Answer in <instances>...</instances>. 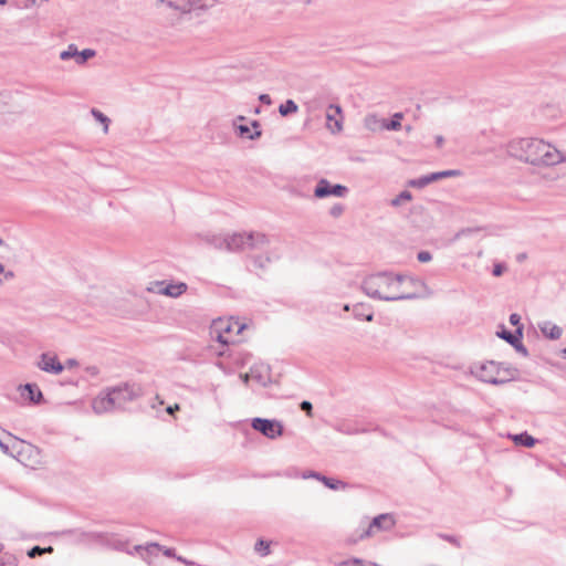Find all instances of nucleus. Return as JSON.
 <instances>
[{
  "instance_id": "f257e3e1",
  "label": "nucleus",
  "mask_w": 566,
  "mask_h": 566,
  "mask_svg": "<svg viewBox=\"0 0 566 566\" xmlns=\"http://www.w3.org/2000/svg\"><path fill=\"white\" fill-rule=\"evenodd\" d=\"M507 154L531 165L554 166L566 163V155L553 145L537 138L513 139L507 144Z\"/></svg>"
},
{
  "instance_id": "f03ea898",
  "label": "nucleus",
  "mask_w": 566,
  "mask_h": 566,
  "mask_svg": "<svg viewBox=\"0 0 566 566\" xmlns=\"http://www.w3.org/2000/svg\"><path fill=\"white\" fill-rule=\"evenodd\" d=\"M142 394L143 391L139 385L123 382L101 391L99 395L93 399L92 408L97 415L120 410L127 402L136 400Z\"/></svg>"
},
{
  "instance_id": "7ed1b4c3",
  "label": "nucleus",
  "mask_w": 566,
  "mask_h": 566,
  "mask_svg": "<svg viewBox=\"0 0 566 566\" xmlns=\"http://www.w3.org/2000/svg\"><path fill=\"white\" fill-rule=\"evenodd\" d=\"M400 285H361L364 292L380 301L419 300L429 297L432 292L428 285H411L412 291H399Z\"/></svg>"
},
{
  "instance_id": "20e7f679",
  "label": "nucleus",
  "mask_w": 566,
  "mask_h": 566,
  "mask_svg": "<svg viewBox=\"0 0 566 566\" xmlns=\"http://www.w3.org/2000/svg\"><path fill=\"white\" fill-rule=\"evenodd\" d=\"M227 251L261 250L269 245L270 239L261 232H241L227 234Z\"/></svg>"
},
{
  "instance_id": "39448f33",
  "label": "nucleus",
  "mask_w": 566,
  "mask_h": 566,
  "mask_svg": "<svg viewBox=\"0 0 566 566\" xmlns=\"http://www.w3.org/2000/svg\"><path fill=\"white\" fill-rule=\"evenodd\" d=\"M247 327L239 319L218 318L211 324V335L223 345L239 342V335Z\"/></svg>"
},
{
  "instance_id": "423d86ee",
  "label": "nucleus",
  "mask_w": 566,
  "mask_h": 566,
  "mask_svg": "<svg viewBox=\"0 0 566 566\" xmlns=\"http://www.w3.org/2000/svg\"><path fill=\"white\" fill-rule=\"evenodd\" d=\"M472 374L483 382L500 385L504 384L506 379L500 378V366L494 361H488L478 366H474Z\"/></svg>"
},
{
  "instance_id": "0eeeda50",
  "label": "nucleus",
  "mask_w": 566,
  "mask_h": 566,
  "mask_svg": "<svg viewBox=\"0 0 566 566\" xmlns=\"http://www.w3.org/2000/svg\"><path fill=\"white\" fill-rule=\"evenodd\" d=\"M251 427L269 439H276L283 434V424L275 419L254 418Z\"/></svg>"
},
{
  "instance_id": "6e6552de",
  "label": "nucleus",
  "mask_w": 566,
  "mask_h": 566,
  "mask_svg": "<svg viewBox=\"0 0 566 566\" xmlns=\"http://www.w3.org/2000/svg\"><path fill=\"white\" fill-rule=\"evenodd\" d=\"M395 520L391 514L384 513L374 517L368 527L359 535L358 539H365L373 536L376 532L389 531L394 527Z\"/></svg>"
},
{
  "instance_id": "1a4fd4ad",
  "label": "nucleus",
  "mask_w": 566,
  "mask_h": 566,
  "mask_svg": "<svg viewBox=\"0 0 566 566\" xmlns=\"http://www.w3.org/2000/svg\"><path fill=\"white\" fill-rule=\"evenodd\" d=\"M36 367L52 375H60L64 370V365L52 353H42L36 361Z\"/></svg>"
},
{
  "instance_id": "9d476101",
  "label": "nucleus",
  "mask_w": 566,
  "mask_h": 566,
  "mask_svg": "<svg viewBox=\"0 0 566 566\" xmlns=\"http://www.w3.org/2000/svg\"><path fill=\"white\" fill-rule=\"evenodd\" d=\"M348 192L347 187L343 185H331V182L327 179L322 178L315 189H314V196L316 198H325L328 196H335V197H345Z\"/></svg>"
},
{
  "instance_id": "9b49d317",
  "label": "nucleus",
  "mask_w": 566,
  "mask_h": 566,
  "mask_svg": "<svg viewBox=\"0 0 566 566\" xmlns=\"http://www.w3.org/2000/svg\"><path fill=\"white\" fill-rule=\"evenodd\" d=\"M95 54L96 52L92 49H84L83 51H78L77 46L71 43L67 45L66 50L60 53V59L62 61L74 59L76 64L83 65L87 62V60L94 57Z\"/></svg>"
},
{
  "instance_id": "f8f14e48",
  "label": "nucleus",
  "mask_w": 566,
  "mask_h": 566,
  "mask_svg": "<svg viewBox=\"0 0 566 566\" xmlns=\"http://www.w3.org/2000/svg\"><path fill=\"white\" fill-rule=\"evenodd\" d=\"M327 128L336 134L343 129V114L339 105L331 104L326 113Z\"/></svg>"
},
{
  "instance_id": "ddd939ff",
  "label": "nucleus",
  "mask_w": 566,
  "mask_h": 566,
  "mask_svg": "<svg viewBox=\"0 0 566 566\" xmlns=\"http://www.w3.org/2000/svg\"><path fill=\"white\" fill-rule=\"evenodd\" d=\"M249 376L252 381H255L260 386H268L271 382V370L269 365L263 363L254 364L249 371Z\"/></svg>"
},
{
  "instance_id": "4468645a",
  "label": "nucleus",
  "mask_w": 566,
  "mask_h": 566,
  "mask_svg": "<svg viewBox=\"0 0 566 566\" xmlns=\"http://www.w3.org/2000/svg\"><path fill=\"white\" fill-rule=\"evenodd\" d=\"M187 286L188 285H149L147 291L170 297H178L186 292Z\"/></svg>"
},
{
  "instance_id": "2eb2a0df",
  "label": "nucleus",
  "mask_w": 566,
  "mask_h": 566,
  "mask_svg": "<svg viewBox=\"0 0 566 566\" xmlns=\"http://www.w3.org/2000/svg\"><path fill=\"white\" fill-rule=\"evenodd\" d=\"M20 443L11 433L0 429V448L3 453L15 457V449Z\"/></svg>"
},
{
  "instance_id": "dca6fc26",
  "label": "nucleus",
  "mask_w": 566,
  "mask_h": 566,
  "mask_svg": "<svg viewBox=\"0 0 566 566\" xmlns=\"http://www.w3.org/2000/svg\"><path fill=\"white\" fill-rule=\"evenodd\" d=\"M371 281H375L377 283H395V282H402L407 279V275L400 272H392V271H382L375 274H371L369 277Z\"/></svg>"
},
{
  "instance_id": "f3484780",
  "label": "nucleus",
  "mask_w": 566,
  "mask_h": 566,
  "mask_svg": "<svg viewBox=\"0 0 566 566\" xmlns=\"http://www.w3.org/2000/svg\"><path fill=\"white\" fill-rule=\"evenodd\" d=\"M197 6H200V0H168V8L180 13H188Z\"/></svg>"
},
{
  "instance_id": "a211bd4d",
  "label": "nucleus",
  "mask_w": 566,
  "mask_h": 566,
  "mask_svg": "<svg viewBox=\"0 0 566 566\" xmlns=\"http://www.w3.org/2000/svg\"><path fill=\"white\" fill-rule=\"evenodd\" d=\"M538 328L549 339H558L563 334V329L549 321L539 323Z\"/></svg>"
},
{
  "instance_id": "6ab92c4d",
  "label": "nucleus",
  "mask_w": 566,
  "mask_h": 566,
  "mask_svg": "<svg viewBox=\"0 0 566 566\" xmlns=\"http://www.w3.org/2000/svg\"><path fill=\"white\" fill-rule=\"evenodd\" d=\"M496 335L506 340L510 345H514V343L517 342L518 338H522L523 336V327L522 326H518L516 327V331L513 333V332H510L505 328L504 325L500 326V329L496 332Z\"/></svg>"
},
{
  "instance_id": "aec40b11",
  "label": "nucleus",
  "mask_w": 566,
  "mask_h": 566,
  "mask_svg": "<svg viewBox=\"0 0 566 566\" xmlns=\"http://www.w3.org/2000/svg\"><path fill=\"white\" fill-rule=\"evenodd\" d=\"M19 388L22 391V395H24V392H28V398L31 402L40 403L43 400L42 391L35 384H25L23 386H20Z\"/></svg>"
},
{
  "instance_id": "412c9836",
  "label": "nucleus",
  "mask_w": 566,
  "mask_h": 566,
  "mask_svg": "<svg viewBox=\"0 0 566 566\" xmlns=\"http://www.w3.org/2000/svg\"><path fill=\"white\" fill-rule=\"evenodd\" d=\"M206 241L208 244H210L214 249L227 251V245H228L227 235H218V234L207 235Z\"/></svg>"
},
{
  "instance_id": "4be33fe9",
  "label": "nucleus",
  "mask_w": 566,
  "mask_h": 566,
  "mask_svg": "<svg viewBox=\"0 0 566 566\" xmlns=\"http://www.w3.org/2000/svg\"><path fill=\"white\" fill-rule=\"evenodd\" d=\"M385 119L378 118L375 114H368L364 119V126L371 132H376L382 128V123Z\"/></svg>"
},
{
  "instance_id": "5701e85b",
  "label": "nucleus",
  "mask_w": 566,
  "mask_h": 566,
  "mask_svg": "<svg viewBox=\"0 0 566 566\" xmlns=\"http://www.w3.org/2000/svg\"><path fill=\"white\" fill-rule=\"evenodd\" d=\"M0 566H18V560L12 553L4 552L3 544H0Z\"/></svg>"
},
{
  "instance_id": "b1692460",
  "label": "nucleus",
  "mask_w": 566,
  "mask_h": 566,
  "mask_svg": "<svg viewBox=\"0 0 566 566\" xmlns=\"http://www.w3.org/2000/svg\"><path fill=\"white\" fill-rule=\"evenodd\" d=\"M401 118L402 114L396 113L392 116L391 120H384L382 128L386 130H398L401 127Z\"/></svg>"
},
{
  "instance_id": "393cba45",
  "label": "nucleus",
  "mask_w": 566,
  "mask_h": 566,
  "mask_svg": "<svg viewBox=\"0 0 566 566\" xmlns=\"http://www.w3.org/2000/svg\"><path fill=\"white\" fill-rule=\"evenodd\" d=\"M298 109L297 104L293 99H287L285 103L279 106V113L281 116H287L296 113Z\"/></svg>"
},
{
  "instance_id": "a878e982",
  "label": "nucleus",
  "mask_w": 566,
  "mask_h": 566,
  "mask_svg": "<svg viewBox=\"0 0 566 566\" xmlns=\"http://www.w3.org/2000/svg\"><path fill=\"white\" fill-rule=\"evenodd\" d=\"M513 440L515 441V443L520 444V446H523V447H527V448H531L535 444V439L530 436L528 433L524 432V433H520V434H515L513 437Z\"/></svg>"
},
{
  "instance_id": "bb28decb",
  "label": "nucleus",
  "mask_w": 566,
  "mask_h": 566,
  "mask_svg": "<svg viewBox=\"0 0 566 566\" xmlns=\"http://www.w3.org/2000/svg\"><path fill=\"white\" fill-rule=\"evenodd\" d=\"M91 114L95 118L96 122H98L103 125L104 133H107L111 119L104 113H102L101 111H98L96 108H92Z\"/></svg>"
},
{
  "instance_id": "cd10ccee",
  "label": "nucleus",
  "mask_w": 566,
  "mask_h": 566,
  "mask_svg": "<svg viewBox=\"0 0 566 566\" xmlns=\"http://www.w3.org/2000/svg\"><path fill=\"white\" fill-rule=\"evenodd\" d=\"M270 544L271 542H268V541H264V539H259L255 545H254V551L260 555V556H268L271 551H270Z\"/></svg>"
},
{
  "instance_id": "c85d7f7f",
  "label": "nucleus",
  "mask_w": 566,
  "mask_h": 566,
  "mask_svg": "<svg viewBox=\"0 0 566 566\" xmlns=\"http://www.w3.org/2000/svg\"><path fill=\"white\" fill-rule=\"evenodd\" d=\"M353 313L356 319H365L367 322H371L374 318V314L371 312L366 314L363 312V305L360 304L354 306Z\"/></svg>"
},
{
  "instance_id": "c756f323",
  "label": "nucleus",
  "mask_w": 566,
  "mask_h": 566,
  "mask_svg": "<svg viewBox=\"0 0 566 566\" xmlns=\"http://www.w3.org/2000/svg\"><path fill=\"white\" fill-rule=\"evenodd\" d=\"M322 483L331 490L344 489L346 484L340 480L322 476Z\"/></svg>"
},
{
  "instance_id": "7c9ffc66",
  "label": "nucleus",
  "mask_w": 566,
  "mask_h": 566,
  "mask_svg": "<svg viewBox=\"0 0 566 566\" xmlns=\"http://www.w3.org/2000/svg\"><path fill=\"white\" fill-rule=\"evenodd\" d=\"M53 552V547L52 546H48V547H40V546H33L31 549L28 551V556L30 558H35L38 556H41L45 553H52Z\"/></svg>"
},
{
  "instance_id": "2f4dec72",
  "label": "nucleus",
  "mask_w": 566,
  "mask_h": 566,
  "mask_svg": "<svg viewBox=\"0 0 566 566\" xmlns=\"http://www.w3.org/2000/svg\"><path fill=\"white\" fill-rule=\"evenodd\" d=\"M411 199V192L408 190H403L396 198H394L390 203L392 207H398L401 205L402 201H410Z\"/></svg>"
},
{
  "instance_id": "473e14b6",
  "label": "nucleus",
  "mask_w": 566,
  "mask_h": 566,
  "mask_svg": "<svg viewBox=\"0 0 566 566\" xmlns=\"http://www.w3.org/2000/svg\"><path fill=\"white\" fill-rule=\"evenodd\" d=\"M238 129L241 136L248 137L249 139H255L261 136L260 130H255L253 134H250V127L247 125H240Z\"/></svg>"
},
{
  "instance_id": "72a5a7b5",
  "label": "nucleus",
  "mask_w": 566,
  "mask_h": 566,
  "mask_svg": "<svg viewBox=\"0 0 566 566\" xmlns=\"http://www.w3.org/2000/svg\"><path fill=\"white\" fill-rule=\"evenodd\" d=\"M428 185H429V180H428L427 175L426 176H421V177H419L417 179H411L409 181V186L413 187V188H423V187H426Z\"/></svg>"
},
{
  "instance_id": "f704fd0d",
  "label": "nucleus",
  "mask_w": 566,
  "mask_h": 566,
  "mask_svg": "<svg viewBox=\"0 0 566 566\" xmlns=\"http://www.w3.org/2000/svg\"><path fill=\"white\" fill-rule=\"evenodd\" d=\"M337 430H338L339 432L345 433V434H357V433H359V432H363V430H359V429H357V428H354V427H353V426H350V424H345V423H344V424L338 426V427H337Z\"/></svg>"
},
{
  "instance_id": "c9c22d12",
  "label": "nucleus",
  "mask_w": 566,
  "mask_h": 566,
  "mask_svg": "<svg viewBox=\"0 0 566 566\" xmlns=\"http://www.w3.org/2000/svg\"><path fill=\"white\" fill-rule=\"evenodd\" d=\"M135 549L138 551V552L139 551H146L149 554H154V553L160 551L161 546L159 544H157V543H150L146 547L136 546Z\"/></svg>"
},
{
  "instance_id": "e433bc0d",
  "label": "nucleus",
  "mask_w": 566,
  "mask_h": 566,
  "mask_svg": "<svg viewBox=\"0 0 566 566\" xmlns=\"http://www.w3.org/2000/svg\"><path fill=\"white\" fill-rule=\"evenodd\" d=\"M270 262V258L266 256V258H263V256H255L252 259V265L254 268H261L263 269L265 266V263H269Z\"/></svg>"
},
{
  "instance_id": "4c0bfd02",
  "label": "nucleus",
  "mask_w": 566,
  "mask_h": 566,
  "mask_svg": "<svg viewBox=\"0 0 566 566\" xmlns=\"http://www.w3.org/2000/svg\"><path fill=\"white\" fill-rule=\"evenodd\" d=\"M438 174H439V178L442 179V178H449V177H458L461 175V171L457 170V169H450V170L438 171Z\"/></svg>"
},
{
  "instance_id": "58836bf2",
  "label": "nucleus",
  "mask_w": 566,
  "mask_h": 566,
  "mask_svg": "<svg viewBox=\"0 0 566 566\" xmlns=\"http://www.w3.org/2000/svg\"><path fill=\"white\" fill-rule=\"evenodd\" d=\"M322 476H324V475H323V474H321V473H318V472H316V471H306V472H304V473L302 474V478H303V479H310V478H312V479H316V480H318V481H321V482H322Z\"/></svg>"
},
{
  "instance_id": "ea45409f",
  "label": "nucleus",
  "mask_w": 566,
  "mask_h": 566,
  "mask_svg": "<svg viewBox=\"0 0 566 566\" xmlns=\"http://www.w3.org/2000/svg\"><path fill=\"white\" fill-rule=\"evenodd\" d=\"M329 212L333 217L337 218L344 212V207L340 203H337L331 208Z\"/></svg>"
},
{
  "instance_id": "a19ab883",
  "label": "nucleus",
  "mask_w": 566,
  "mask_h": 566,
  "mask_svg": "<svg viewBox=\"0 0 566 566\" xmlns=\"http://www.w3.org/2000/svg\"><path fill=\"white\" fill-rule=\"evenodd\" d=\"M505 270H506V266L504 264L496 263L493 266L492 273H493L494 276H500Z\"/></svg>"
},
{
  "instance_id": "79ce46f5",
  "label": "nucleus",
  "mask_w": 566,
  "mask_h": 566,
  "mask_svg": "<svg viewBox=\"0 0 566 566\" xmlns=\"http://www.w3.org/2000/svg\"><path fill=\"white\" fill-rule=\"evenodd\" d=\"M300 407H301V410H303V411H305L307 413V416L312 417V409H313V407H312V403L310 401H307V400L302 401Z\"/></svg>"
},
{
  "instance_id": "37998d69",
  "label": "nucleus",
  "mask_w": 566,
  "mask_h": 566,
  "mask_svg": "<svg viewBox=\"0 0 566 566\" xmlns=\"http://www.w3.org/2000/svg\"><path fill=\"white\" fill-rule=\"evenodd\" d=\"M350 563H354L355 566H380L378 564H375V563H365L363 559L360 558H357V557H352V560H349Z\"/></svg>"
},
{
  "instance_id": "c03bdc74",
  "label": "nucleus",
  "mask_w": 566,
  "mask_h": 566,
  "mask_svg": "<svg viewBox=\"0 0 566 566\" xmlns=\"http://www.w3.org/2000/svg\"><path fill=\"white\" fill-rule=\"evenodd\" d=\"M417 258H418V261H420L422 263L428 262L432 259L431 253L428 251L419 252Z\"/></svg>"
},
{
  "instance_id": "a18cd8bd",
  "label": "nucleus",
  "mask_w": 566,
  "mask_h": 566,
  "mask_svg": "<svg viewBox=\"0 0 566 566\" xmlns=\"http://www.w3.org/2000/svg\"><path fill=\"white\" fill-rule=\"evenodd\" d=\"M518 353L523 354L524 356H527V349L525 348V346L522 344L521 342V338L517 339L516 343H514V345H512Z\"/></svg>"
},
{
  "instance_id": "49530a36",
  "label": "nucleus",
  "mask_w": 566,
  "mask_h": 566,
  "mask_svg": "<svg viewBox=\"0 0 566 566\" xmlns=\"http://www.w3.org/2000/svg\"><path fill=\"white\" fill-rule=\"evenodd\" d=\"M441 537L457 547L461 546L459 538L453 535H441Z\"/></svg>"
},
{
  "instance_id": "de8ad7c7",
  "label": "nucleus",
  "mask_w": 566,
  "mask_h": 566,
  "mask_svg": "<svg viewBox=\"0 0 566 566\" xmlns=\"http://www.w3.org/2000/svg\"><path fill=\"white\" fill-rule=\"evenodd\" d=\"M85 371L92 377H96L99 374V369L96 366H87Z\"/></svg>"
},
{
  "instance_id": "09e8293b",
  "label": "nucleus",
  "mask_w": 566,
  "mask_h": 566,
  "mask_svg": "<svg viewBox=\"0 0 566 566\" xmlns=\"http://www.w3.org/2000/svg\"><path fill=\"white\" fill-rule=\"evenodd\" d=\"M64 365V369L65 368H69V369H72V368H75L78 366V361L74 358H69Z\"/></svg>"
},
{
  "instance_id": "8fccbe9b",
  "label": "nucleus",
  "mask_w": 566,
  "mask_h": 566,
  "mask_svg": "<svg viewBox=\"0 0 566 566\" xmlns=\"http://www.w3.org/2000/svg\"><path fill=\"white\" fill-rule=\"evenodd\" d=\"M479 230H480L479 228H468V229H463V230H461V231L457 234V237H458V238H460V237H462V235H469V234H471V233H473V232H476V231H479Z\"/></svg>"
},
{
  "instance_id": "3c124183",
  "label": "nucleus",
  "mask_w": 566,
  "mask_h": 566,
  "mask_svg": "<svg viewBox=\"0 0 566 566\" xmlns=\"http://www.w3.org/2000/svg\"><path fill=\"white\" fill-rule=\"evenodd\" d=\"M520 321H521V317L518 314L516 313H513L510 315V323L514 326H520Z\"/></svg>"
},
{
  "instance_id": "603ef678",
  "label": "nucleus",
  "mask_w": 566,
  "mask_h": 566,
  "mask_svg": "<svg viewBox=\"0 0 566 566\" xmlns=\"http://www.w3.org/2000/svg\"><path fill=\"white\" fill-rule=\"evenodd\" d=\"M46 0H25V8H30L33 6H41Z\"/></svg>"
},
{
  "instance_id": "864d4df0",
  "label": "nucleus",
  "mask_w": 566,
  "mask_h": 566,
  "mask_svg": "<svg viewBox=\"0 0 566 566\" xmlns=\"http://www.w3.org/2000/svg\"><path fill=\"white\" fill-rule=\"evenodd\" d=\"M227 0H209V2L207 1L206 3L201 4V7H205V8H210L214 4H222L224 3Z\"/></svg>"
},
{
  "instance_id": "5fc2aeb1",
  "label": "nucleus",
  "mask_w": 566,
  "mask_h": 566,
  "mask_svg": "<svg viewBox=\"0 0 566 566\" xmlns=\"http://www.w3.org/2000/svg\"><path fill=\"white\" fill-rule=\"evenodd\" d=\"M259 99L261 103L266 104V105H270L272 102L270 95H268V94H261L259 96Z\"/></svg>"
},
{
  "instance_id": "6e6d98bb",
  "label": "nucleus",
  "mask_w": 566,
  "mask_h": 566,
  "mask_svg": "<svg viewBox=\"0 0 566 566\" xmlns=\"http://www.w3.org/2000/svg\"><path fill=\"white\" fill-rule=\"evenodd\" d=\"M349 560H352V558L335 562V565H337V566H355V564L350 563Z\"/></svg>"
},
{
  "instance_id": "4d7b16f0",
  "label": "nucleus",
  "mask_w": 566,
  "mask_h": 566,
  "mask_svg": "<svg viewBox=\"0 0 566 566\" xmlns=\"http://www.w3.org/2000/svg\"><path fill=\"white\" fill-rule=\"evenodd\" d=\"M427 177H428L429 184L440 179L438 171L437 172H431V174L427 175Z\"/></svg>"
},
{
  "instance_id": "13d9d810",
  "label": "nucleus",
  "mask_w": 566,
  "mask_h": 566,
  "mask_svg": "<svg viewBox=\"0 0 566 566\" xmlns=\"http://www.w3.org/2000/svg\"><path fill=\"white\" fill-rule=\"evenodd\" d=\"M179 410V405L176 403L174 406H169L167 407L166 411L169 413V415H175L176 411Z\"/></svg>"
},
{
  "instance_id": "bf43d9fd",
  "label": "nucleus",
  "mask_w": 566,
  "mask_h": 566,
  "mask_svg": "<svg viewBox=\"0 0 566 566\" xmlns=\"http://www.w3.org/2000/svg\"><path fill=\"white\" fill-rule=\"evenodd\" d=\"M163 552H164V555H166L168 557L175 556V549L174 548H165V549H163Z\"/></svg>"
},
{
  "instance_id": "052dcab7",
  "label": "nucleus",
  "mask_w": 566,
  "mask_h": 566,
  "mask_svg": "<svg viewBox=\"0 0 566 566\" xmlns=\"http://www.w3.org/2000/svg\"><path fill=\"white\" fill-rule=\"evenodd\" d=\"M242 381L244 384H248L249 380H251V377L249 376V373L240 375Z\"/></svg>"
},
{
  "instance_id": "680f3d73",
  "label": "nucleus",
  "mask_w": 566,
  "mask_h": 566,
  "mask_svg": "<svg viewBox=\"0 0 566 566\" xmlns=\"http://www.w3.org/2000/svg\"><path fill=\"white\" fill-rule=\"evenodd\" d=\"M443 137L442 136H437L436 137V144L438 147H441L443 145Z\"/></svg>"
},
{
  "instance_id": "e2e57ef3",
  "label": "nucleus",
  "mask_w": 566,
  "mask_h": 566,
  "mask_svg": "<svg viewBox=\"0 0 566 566\" xmlns=\"http://www.w3.org/2000/svg\"><path fill=\"white\" fill-rule=\"evenodd\" d=\"M525 259H526V254L525 253H521V254L517 255V261L518 262H522Z\"/></svg>"
},
{
  "instance_id": "0e129e2a",
  "label": "nucleus",
  "mask_w": 566,
  "mask_h": 566,
  "mask_svg": "<svg viewBox=\"0 0 566 566\" xmlns=\"http://www.w3.org/2000/svg\"><path fill=\"white\" fill-rule=\"evenodd\" d=\"M0 248L8 249L9 245L0 238Z\"/></svg>"
},
{
  "instance_id": "69168bd1",
  "label": "nucleus",
  "mask_w": 566,
  "mask_h": 566,
  "mask_svg": "<svg viewBox=\"0 0 566 566\" xmlns=\"http://www.w3.org/2000/svg\"><path fill=\"white\" fill-rule=\"evenodd\" d=\"M12 277H13V273H12V272H8V273H6V275H4V279H6V280H11Z\"/></svg>"
},
{
  "instance_id": "338daca9",
  "label": "nucleus",
  "mask_w": 566,
  "mask_h": 566,
  "mask_svg": "<svg viewBox=\"0 0 566 566\" xmlns=\"http://www.w3.org/2000/svg\"><path fill=\"white\" fill-rule=\"evenodd\" d=\"M157 4H166L168 7V0H157Z\"/></svg>"
},
{
  "instance_id": "774afa93",
  "label": "nucleus",
  "mask_w": 566,
  "mask_h": 566,
  "mask_svg": "<svg viewBox=\"0 0 566 566\" xmlns=\"http://www.w3.org/2000/svg\"><path fill=\"white\" fill-rule=\"evenodd\" d=\"M252 126H253L254 128H258V127H259V123H258L256 120H254V122L252 123Z\"/></svg>"
}]
</instances>
